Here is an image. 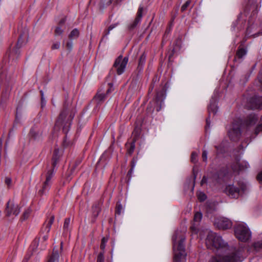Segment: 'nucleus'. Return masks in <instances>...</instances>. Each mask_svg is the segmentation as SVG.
I'll return each mask as SVG.
<instances>
[{
  "mask_svg": "<svg viewBox=\"0 0 262 262\" xmlns=\"http://www.w3.org/2000/svg\"><path fill=\"white\" fill-rule=\"evenodd\" d=\"M74 117V114L71 109L64 106L56 122L55 126L59 128L62 127L63 130L67 132Z\"/></svg>",
  "mask_w": 262,
  "mask_h": 262,
  "instance_id": "4",
  "label": "nucleus"
},
{
  "mask_svg": "<svg viewBox=\"0 0 262 262\" xmlns=\"http://www.w3.org/2000/svg\"><path fill=\"white\" fill-rule=\"evenodd\" d=\"M207 155H208L207 151L206 150H203V152H202V159H203V161H204V162L207 161Z\"/></svg>",
  "mask_w": 262,
  "mask_h": 262,
  "instance_id": "39",
  "label": "nucleus"
},
{
  "mask_svg": "<svg viewBox=\"0 0 262 262\" xmlns=\"http://www.w3.org/2000/svg\"><path fill=\"white\" fill-rule=\"evenodd\" d=\"M54 221V216L53 215H51L48 219V220L46 222L45 224L43 225V227L42 228V230H44V232H46V234L43 235L42 240L43 242H46L48 238V233L49 232L51 226L53 223Z\"/></svg>",
  "mask_w": 262,
  "mask_h": 262,
  "instance_id": "12",
  "label": "nucleus"
},
{
  "mask_svg": "<svg viewBox=\"0 0 262 262\" xmlns=\"http://www.w3.org/2000/svg\"><path fill=\"white\" fill-rule=\"evenodd\" d=\"M247 53L245 49L243 48L239 49L236 52V56L239 58H242Z\"/></svg>",
  "mask_w": 262,
  "mask_h": 262,
  "instance_id": "24",
  "label": "nucleus"
},
{
  "mask_svg": "<svg viewBox=\"0 0 262 262\" xmlns=\"http://www.w3.org/2000/svg\"><path fill=\"white\" fill-rule=\"evenodd\" d=\"M79 35V31L77 29H73L69 35V38L72 40L77 38Z\"/></svg>",
  "mask_w": 262,
  "mask_h": 262,
  "instance_id": "20",
  "label": "nucleus"
},
{
  "mask_svg": "<svg viewBox=\"0 0 262 262\" xmlns=\"http://www.w3.org/2000/svg\"><path fill=\"white\" fill-rule=\"evenodd\" d=\"M262 132V115L260 118V123L258 124L254 129V133L257 136L259 133Z\"/></svg>",
  "mask_w": 262,
  "mask_h": 262,
  "instance_id": "23",
  "label": "nucleus"
},
{
  "mask_svg": "<svg viewBox=\"0 0 262 262\" xmlns=\"http://www.w3.org/2000/svg\"><path fill=\"white\" fill-rule=\"evenodd\" d=\"M104 256L102 253H100L97 257V262H104Z\"/></svg>",
  "mask_w": 262,
  "mask_h": 262,
  "instance_id": "40",
  "label": "nucleus"
},
{
  "mask_svg": "<svg viewBox=\"0 0 262 262\" xmlns=\"http://www.w3.org/2000/svg\"><path fill=\"white\" fill-rule=\"evenodd\" d=\"M247 189V184L240 181L226 185L224 192L230 198L236 199L242 196Z\"/></svg>",
  "mask_w": 262,
  "mask_h": 262,
  "instance_id": "3",
  "label": "nucleus"
},
{
  "mask_svg": "<svg viewBox=\"0 0 262 262\" xmlns=\"http://www.w3.org/2000/svg\"><path fill=\"white\" fill-rule=\"evenodd\" d=\"M258 116L255 114L249 115L245 121V125L247 128H250L251 127L256 124L258 120Z\"/></svg>",
  "mask_w": 262,
  "mask_h": 262,
  "instance_id": "14",
  "label": "nucleus"
},
{
  "mask_svg": "<svg viewBox=\"0 0 262 262\" xmlns=\"http://www.w3.org/2000/svg\"><path fill=\"white\" fill-rule=\"evenodd\" d=\"M64 23V21L63 20H61L59 24V26H58L56 28V29L55 30V34L56 35H60L63 32L64 30L62 28L61 25H62V24H63Z\"/></svg>",
  "mask_w": 262,
  "mask_h": 262,
  "instance_id": "21",
  "label": "nucleus"
},
{
  "mask_svg": "<svg viewBox=\"0 0 262 262\" xmlns=\"http://www.w3.org/2000/svg\"><path fill=\"white\" fill-rule=\"evenodd\" d=\"M197 157H198V154L196 152H193L191 154V162H193V163L196 162V161H197Z\"/></svg>",
  "mask_w": 262,
  "mask_h": 262,
  "instance_id": "35",
  "label": "nucleus"
},
{
  "mask_svg": "<svg viewBox=\"0 0 262 262\" xmlns=\"http://www.w3.org/2000/svg\"><path fill=\"white\" fill-rule=\"evenodd\" d=\"M20 41H21V38H19L18 39V43H17V47H18V48H19L20 47V46H19L18 47V46H19V43L20 42Z\"/></svg>",
  "mask_w": 262,
  "mask_h": 262,
  "instance_id": "51",
  "label": "nucleus"
},
{
  "mask_svg": "<svg viewBox=\"0 0 262 262\" xmlns=\"http://www.w3.org/2000/svg\"><path fill=\"white\" fill-rule=\"evenodd\" d=\"M254 246L255 248H262V240L261 241L255 243Z\"/></svg>",
  "mask_w": 262,
  "mask_h": 262,
  "instance_id": "43",
  "label": "nucleus"
},
{
  "mask_svg": "<svg viewBox=\"0 0 262 262\" xmlns=\"http://www.w3.org/2000/svg\"><path fill=\"white\" fill-rule=\"evenodd\" d=\"M108 3H109V4L111 3V1H110L108 2Z\"/></svg>",
  "mask_w": 262,
  "mask_h": 262,
  "instance_id": "55",
  "label": "nucleus"
},
{
  "mask_svg": "<svg viewBox=\"0 0 262 262\" xmlns=\"http://www.w3.org/2000/svg\"><path fill=\"white\" fill-rule=\"evenodd\" d=\"M191 229L194 233H197V229L195 227V224H194L193 226L191 227Z\"/></svg>",
  "mask_w": 262,
  "mask_h": 262,
  "instance_id": "48",
  "label": "nucleus"
},
{
  "mask_svg": "<svg viewBox=\"0 0 262 262\" xmlns=\"http://www.w3.org/2000/svg\"><path fill=\"white\" fill-rule=\"evenodd\" d=\"M30 134L31 136L33 137L34 139H37L41 135V133L39 132L36 128H32L30 130Z\"/></svg>",
  "mask_w": 262,
  "mask_h": 262,
  "instance_id": "22",
  "label": "nucleus"
},
{
  "mask_svg": "<svg viewBox=\"0 0 262 262\" xmlns=\"http://www.w3.org/2000/svg\"><path fill=\"white\" fill-rule=\"evenodd\" d=\"M59 150L58 149H55L54 154L52 158V165L54 167L58 160L59 156H58Z\"/></svg>",
  "mask_w": 262,
  "mask_h": 262,
  "instance_id": "19",
  "label": "nucleus"
},
{
  "mask_svg": "<svg viewBox=\"0 0 262 262\" xmlns=\"http://www.w3.org/2000/svg\"><path fill=\"white\" fill-rule=\"evenodd\" d=\"M62 244H62V242H61V243H60V249H62V246H63Z\"/></svg>",
  "mask_w": 262,
  "mask_h": 262,
  "instance_id": "53",
  "label": "nucleus"
},
{
  "mask_svg": "<svg viewBox=\"0 0 262 262\" xmlns=\"http://www.w3.org/2000/svg\"><path fill=\"white\" fill-rule=\"evenodd\" d=\"M236 165L237 166V167H236V166H233L232 167V169L234 171H238L239 170H243L245 168H247L249 167V164L247 163H245V166L243 165L240 163H237Z\"/></svg>",
  "mask_w": 262,
  "mask_h": 262,
  "instance_id": "18",
  "label": "nucleus"
},
{
  "mask_svg": "<svg viewBox=\"0 0 262 262\" xmlns=\"http://www.w3.org/2000/svg\"><path fill=\"white\" fill-rule=\"evenodd\" d=\"M70 224V219L66 218L64 220V222L63 224V229L65 231H68L69 229V226Z\"/></svg>",
  "mask_w": 262,
  "mask_h": 262,
  "instance_id": "27",
  "label": "nucleus"
},
{
  "mask_svg": "<svg viewBox=\"0 0 262 262\" xmlns=\"http://www.w3.org/2000/svg\"><path fill=\"white\" fill-rule=\"evenodd\" d=\"M207 237L206 245L208 249L217 254L212 257L208 262H237L240 259L238 252L230 251L227 243L222 236L211 231H206Z\"/></svg>",
  "mask_w": 262,
  "mask_h": 262,
  "instance_id": "1",
  "label": "nucleus"
},
{
  "mask_svg": "<svg viewBox=\"0 0 262 262\" xmlns=\"http://www.w3.org/2000/svg\"><path fill=\"white\" fill-rule=\"evenodd\" d=\"M257 178L259 182L262 183V171L258 174Z\"/></svg>",
  "mask_w": 262,
  "mask_h": 262,
  "instance_id": "45",
  "label": "nucleus"
},
{
  "mask_svg": "<svg viewBox=\"0 0 262 262\" xmlns=\"http://www.w3.org/2000/svg\"><path fill=\"white\" fill-rule=\"evenodd\" d=\"M100 211V209L98 205H95L93 207V215L96 217H97Z\"/></svg>",
  "mask_w": 262,
  "mask_h": 262,
  "instance_id": "26",
  "label": "nucleus"
},
{
  "mask_svg": "<svg viewBox=\"0 0 262 262\" xmlns=\"http://www.w3.org/2000/svg\"><path fill=\"white\" fill-rule=\"evenodd\" d=\"M128 61V58L127 57L122 58V56H119L116 59L114 67L118 75H121L124 72Z\"/></svg>",
  "mask_w": 262,
  "mask_h": 262,
  "instance_id": "9",
  "label": "nucleus"
},
{
  "mask_svg": "<svg viewBox=\"0 0 262 262\" xmlns=\"http://www.w3.org/2000/svg\"><path fill=\"white\" fill-rule=\"evenodd\" d=\"M39 239L38 238H35L32 243L30 248L33 250L35 251L39 245Z\"/></svg>",
  "mask_w": 262,
  "mask_h": 262,
  "instance_id": "25",
  "label": "nucleus"
},
{
  "mask_svg": "<svg viewBox=\"0 0 262 262\" xmlns=\"http://www.w3.org/2000/svg\"><path fill=\"white\" fill-rule=\"evenodd\" d=\"M30 214V210L29 209H27V210H26L23 214V216H22V220H25L26 219H27L29 216Z\"/></svg>",
  "mask_w": 262,
  "mask_h": 262,
  "instance_id": "33",
  "label": "nucleus"
},
{
  "mask_svg": "<svg viewBox=\"0 0 262 262\" xmlns=\"http://www.w3.org/2000/svg\"><path fill=\"white\" fill-rule=\"evenodd\" d=\"M110 90H108L107 91V93H109V92H110Z\"/></svg>",
  "mask_w": 262,
  "mask_h": 262,
  "instance_id": "54",
  "label": "nucleus"
},
{
  "mask_svg": "<svg viewBox=\"0 0 262 262\" xmlns=\"http://www.w3.org/2000/svg\"><path fill=\"white\" fill-rule=\"evenodd\" d=\"M145 60H146V55L144 54V53H143L141 55L140 59H139V66L142 67L144 64V63L145 62Z\"/></svg>",
  "mask_w": 262,
  "mask_h": 262,
  "instance_id": "29",
  "label": "nucleus"
},
{
  "mask_svg": "<svg viewBox=\"0 0 262 262\" xmlns=\"http://www.w3.org/2000/svg\"><path fill=\"white\" fill-rule=\"evenodd\" d=\"M143 10V7L140 6L138 10V12L137 13V16H136L135 20L133 21V23L130 24L128 26L129 29L132 30V29H134L137 26V25L141 21V18L142 17Z\"/></svg>",
  "mask_w": 262,
  "mask_h": 262,
  "instance_id": "13",
  "label": "nucleus"
},
{
  "mask_svg": "<svg viewBox=\"0 0 262 262\" xmlns=\"http://www.w3.org/2000/svg\"><path fill=\"white\" fill-rule=\"evenodd\" d=\"M60 46V42L59 41H56L53 43L51 47L52 50L58 49Z\"/></svg>",
  "mask_w": 262,
  "mask_h": 262,
  "instance_id": "34",
  "label": "nucleus"
},
{
  "mask_svg": "<svg viewBox=\"0 0 262 262\" xmlns=\"http://www.w3.org/2000/svg\"><path fill=\"white\" fill-rule=\"evenodd\" d=\"M236 237L241 241L247 242L251 237V232L248 227L244 224H239L234 228Z\"/></svg>",
  "mask_w": 262,
  "mask_h": 262,
  "instance_id": "5",
  "label": "nucleus"
},
{
  "mask_svg": "<svg viewBox=\"0 0 262 262\" xmlns=\"http://www.w3.org/2000/svg\"><path fill=\"white\" fill-rule=\"evenodd\" d=\"M207 182H208V178L206 176H204L201 182V185H203L204 184L207 183Z\"/></svg>",
  "mask_w": 262,
  "mask_h": 262,
  "instance_id": "44",
  "label": "nucleus"
},
{
  "mask_svg": "<svg viewBox=\"0 0 262 262\" xmlns=\"http://www.w3.org/2000/svg\"><path fill=\"white\" fill-rule=\"evenodd\" d=\"M129 147L127 149V153L129 155L133 154L135 148V141L132 142L129 145Z\"/></svg>",
  "mask_w": 262,
  "mask_h": 262,
  "instance_id": "30",
  "label": "nucleus"
},
{
  "mask_svg": "<svg viewBox=\"0 0 262 262\" xmlns=\"http://www.w3.org/2000/svg\"><path fill=\"white\" fill-rule=\"evenodd\" d=\"M122 210V206L120 204H117L116 212L117 214H120Z\"/></svg>",
  "mask_w": 262,
  "mask_h": 262,
  "instance_id": "38",
  "label": "nucleus"
},
{
  "mask_svg": "<svg viewBox=\"0 0 262 262\" xmlns=\"http://www.w3.org/2000/svg\"><path fill=\"white\" fill-rule=\"evenodd\" d=\"M29 256H26L24 259L23 260V262H27V261L28 260L29 258Z\"/></svg>",
  "mask_w": 262,
  "mask_h": 262,
  "instance_id": "50",
  "label": "nucleus"
},
{
  "mask_svg": "<svg viewBox=\"0 0 262 262\" xmlns=\"http://www.w3.org/2000/svg\"><path fill=\"white\" fill-rule=\"evenodd\" d=\"M106 95L104 93L98 92L95 95L94 99L98 104H100L104 101Z\"/></svg>",
  "mask_w": 262,
  "mask_h": 262,
  "instance_id": "16",
  "label": "nucleus"
},
{
  "mask_svg": "<svg viewBox=\"0 0 262 262\" xmlns=\"http://www.w3.org/2000/svg\"><path fill=\"white\" fill-rule=\"evenodd\" d=\"M53 169L48 170L46 176V181L43 183L42 188L39 191V193L40 194H46L48 192L52 183L51 179L53 178Z\"/></svg>",
  "mask_w": 262,
  "mask_h": 262,
  "instance_id": "10",
  "label": "nucleus"
},
{
  "mask_svg": "<svg viewBox=\"0 0 262 262\" xmlns=\"http://www.w3.org/2000/svg\"><path fill=\"white\" fill-rule=\"evenodd\" d=\"M248 107L252 110L262 108V97L254 96L249 99Z\"/></svg>",
  "mask_w": 262,
  "mask_h": 262,
  "instance_id": "11",
  "label": "nucleus"
},
{
  "mask_svg": "<svg viewBox=\"0 0 262 262\" xmlns=\"http://www.w3.org/2000/svg\"><path fill=\"white\" fill-rule=\"evenodd\" d=\"M198 198L200 201H204L206 199V195L204 193L200 192L198 193Z\"/></svg>",
  "mask_w": 262,
  "mask_h": 262,
  "instance_id": "31",
  "label": "nucleus"
},
{
  "mask_svg": "<svg viewBox=\"0 0 262 262\" xmlns=\"http://www.w3.org/2000/svg\"><path fill=\"white\" fill-rule=\"evenodd\" d=\"M40 93H41V98H42V100L43 99V92L42 91H40Z\"/></svg>",
  "mask_w": 262,
  "mask_h": 262,
  "instance_id": "52",
  "label": "nucleus"
},
{
  "mask_svg": "<svg viewBox=\"0 0 262 262\" xmlns=\"http://www.w3.org/2000/svg\"><path fill=\"white\" fill-rule=\"evenodd\" d=\"M202 218V214L200 212H196L194 215V222L199 223L201 221Z\"/></svg>",
  "mask_w": 262,
  "mask_h": 262,
  "instance_id": "28",
  "label": "nucleus"
},
{
  "mask_svg": "<svg viewBox=\"0 0 262 262\" xmlns=\"http://www.w3.org/2000/svg\"><path fill=\"white\" fill-rule=\"evenodd\" d=\"M206 124H207V127H210V121L208 118L206 119Z\"/></svg>",
  "mask_w": 262,
  "mask_h": 262,
  "instance_id": "49",
  "label": "nucleus"
},
{
  "mask_svg": "<svg viewBox=\"0 0 262 262\" xmlns=\"http://www.w3.org/2000/svg\"><path fill=\"white\" fill-rule=\"evenodd\" d=\"M185 236L183 233L176 231L172 236L174 262H185L186 253L184 242Z\"/></svg>",
  "mask_w": 262,
  "mask_h": 262,
  "instance_id": "2",
  "label": "nucleus"
},
{
  "mask_svg": "<svg viewBox=\"0 0 262 262\" xmlns=\"http://www.w3.org/2000/svg\"><path fill=\"white\" fill-rule=\"evenodd\" d=\"M208 109L209 115H210L211 113L214 115L217 111V107L216 105V99L213 97H212L211 99L210 100V104Z\"/></svg>",
  "mask_w": 262,
  "mask_h": 262,
  "instance_id": "15",
  "label": "nucleus"
},
{
  "mask_svg": "<svg viewBox=\"0 0 262 262\" xmlns=\"http://www.w3.org/2000/svg\"><path fill=\"white\" fill-rule=\"evenodd\" d=\"M117 26V24L111 25L107 30L104 31V35L105 36L108 35L110 34V31L115 28Z\"/></svg>",
  "mask_w": 262,
  "mask_h": 262,
  "instance_id": "32",
  "label": "nucleus"
},
{
  "mask_svg": "<svg viewBox=\"0 0 262 262\" xmlns=\"http://www.w3.org/2000/svg\"><path fill=\"white\" fill-rule=\"evenodd\" d=\"M258 80L260 83L261 86H262V72H260L258 77Z\"/></svg>",
  "mask_w": 262,
  "mask_h": 262,
  "instance_id": "47",
  "label": "nucleus"
},
{
  "mask_svg": "<svg viewBox=\"0 0 262 262\" xmlns=\"http://www.w3.org/2000/svg\"><path fill=\"white\" fill-rule=\"evenodd\" d=\"M19 212L20 208L18 205L14 201L9 200L7 203L5 211L6 216L9 218L13 219L17 216Z\"/></svg>",
  "mask_w": 262,
  "mask_h": 262,
  "instance_id": "6",
  "label": "nucleus"
},
{
  "mask_svg": "<svg viewBox=\"0 0 262 262\" xmlns=\"http://www.w3.org/2000/svg\"><path fill=\"white\" fill-rule=\"evenodd\" d=\"M242 123L240 120L233 122L231 129L228 132V135L231 140L233 141L238 140L241 135V127Z\"/></svg>",
  "mask_w": 262,
  "mask_h": 262,
  "instance_id": "7",
  "label": "nucleus"
},
{
  "mask_svg": "<svg viewBox=\"0 0 262 262\" xmlns=\"http://www.w3.org/2000/svg\"><path fill=\"white\" fill-rule=\"evenodd\" d=\"M215 148H216L217 150H218V148L217 146H215Z\"/></svg>",
  "mask_w": 262,
  "mask_h": 262,
  "instance_id": "56",
  "label": "nucleus"
},
{
  "mask_svg": "<svg viewBox=\"0 0 262 262\" xmlns=\"http://www.w3.org/2000/svg\"><path fill=\"white\" fill-rule=\"evenodd\" d=\"M190 4V0H188L187 2H185L184 4L181 7V11H184L187 7L189 6Z\"/></svg>",
  "mask_w": 262,
  "mask_h": 262,
  "instance_id": "37",
  "label": "nucleus"
},
{
  "mask_svg": "<svg viewBox=\"0 0 262 262\" xmlns=\"http://www.w3.org/2000/svg\"><path fill=\"white\" fill-rule=\"evenodd\" d=\"M214 226L220 229H227L232 226L231 221L227 218L219 216L216 217L214 220Z\"/></svg>",
  "mask_w": 262,
  "mask_h": 262,
  "instance_id": "8",
  "label": "nucleus"
},
{
  "mask_svg": "<svg viewBox=\"0 0 262 262\" xmlns=\"http://www.w3.org/2000/svg\"><path fill=\"white\" fill-rule=\"evenodd\" d=\"M59 251L54 249L52 254L49 257L48 262H59Z\"/></svg>",
  "mask_w": 262,
  "mask_h": 262,
  "instance_id": "17",
  "label": "nucleus"
},
{
  "mask_svg": "<svg viewBox=\"0 0 262 262\" xmlns=\"http://www.w3.org/2000/svg\"><path fill=\"white\" fill-rule=\"evenodd\" d=\"M5 183L8 186H9L11 183V180L9 178H6L5 179Z\"/></svg>",
  "mask_w": 262,
  "mask_h": 262,
  "instance_id": "46",
  "label": "nucleus"
},
{
  "mask_svg": "<svg viewBox=\"0 0 262 262\" xmlns=\"http://www.w3.org/2000/svg\"><path fill=\"white\" fill-rule=\"evenodd\" d=\"M136 162H137V161L135 160V159H133L132 160V167H131V169H130V170L128 172L131 173L133 171V170H134V168H135V167L136 166Z\"/></svg>",
  "mask_w": 262,
  "mask_h": 262,
  "instance_id": "42",
  "label": "nucleus"
},
{
  "mask_svg": "<svg viewBox=\"0 0 262 262\" xmlns=\"http://www.w3.org/2000/svg\"><path fill=\"white\" fill-rule=\"evenodd\" d=\"M107 241V238H106L105 237L102 238V239L101 240V245H100V248L102 250H104L105 249V244H106Z\"/></svg>",
  "mask_w": 262,
  "mask_h": 262,
  "instance_id": "36",
  "label": "nucleus"
},
{
  "mask_svg": "<svg viewBox=\"0 0 262 262\" xmlns=\"http://www.w3.org/2000/svg\"><path fill=\"white\" fill-rule=\"evenodd\" d=\"M66 47L68 50L71 51L73 48V42L72 40L69 41L66 43Z\"/></svg>",
  "mask_w": 262,
  "mask_h": 262,
  "instance_id": "41",
  "label": "nucleus"
}]
</instances>
